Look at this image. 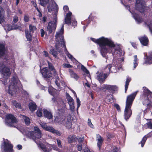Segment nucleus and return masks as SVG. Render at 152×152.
Segmentation results:
<instances>
[{"mask_svg":"<svg viewBox=\"0 0 152 152\" xmlns=\"http://www.w3.org/2000/svg\"><path fill=\"white\" fill-rule=\"evenodd\" d=\"M91 39L99 45L100 53L104 57L106 58L107 53H111L113 56L117 55L118 57L124 55L120 46L115 44L110 39L102 37L97 39L91 38Z\"/></svg>","mask_w":152,"mask_h":152,"instance_id":"f257e3e1","label":"nucleus"},{"mask_svg":"<svg viewBox=\"0 0 152 152\" xmlns=\"http://www.w3.org/2000/svg\"><path fill=\"white\" fill-rule=\"evenodd\" d=\"M64 32V25H62L61 29L59 31L56 32V35L55 49L59 53L61 52L62 49L64 50L68 57L73 61L75 60L74 58L67 51L65 42L64 41L63 34Z\"/></svg>","mask_w":152,"mask_h":152,"instance_id":"f03ea898","label":"nucleus"},{"mask_svg":"<svg viewBox=\"0 0 152 152\" xmlns=\"http://www.w3.org/2000/svg\"><path fill=\"white\" fill-rule=\"evenodd\" d=\"M137 92L138 91H135L127 96L124 112V118L126 121L129 118L132 114L131 108Z\"/></svg>","mask_w":152,"mask_h":152,"instance_id":"7ed1b4c3","label":"nucleus"},{"mask_svg":"<svg viewBox=\"0 0 152 152\" xmlns=\"http://www.w3.org/2000/svg\"><path fill=\"white\" fill-rule=\"evenodd\" d=\"M143 94L140 96L141 99L144 105L150 108L152 106V92L145 86L143 87Z\"/></svg>","mask_w":152,"mask_h":152,"instance_id":"20e7f679","label":"nucleus"},{"mask_svg":"<svg viewBox=\"0 0 152 152\" xmlns=\"http://www.w3.org/2000/svg\"><path fill=\"white\" fill-rule=\"evenodd\" d=\"M26 134L27 136L33 140L37 144L36 140L41 137L42 133L38 127L35 126L34 127L33 131H28Z\"/></svg>","mask_w":152,"mask_h":152,"instance_id":"39448f33","label":"nucleus"},{"mask_svg":"<svg viewBox=\"0 0 152 152\" xmlns=\"http://www.w3.org/2000/svg\"><path fill=\"white\" fill-rule=\"evenodd\" d=\"M13 146L10 141L7 140L4 141L1 147L2 152H13Z\"/></svg>","mask_w":152,"mask_h":152,"instance_id":"423d86ee","label":"nucleus"},{"mask_svg":"<svg viewBox=\"0 0 152 152\" xmlns=\"http://www.w3.org/2000/svg\"><path fill=\"white\" fill-rule=\"evenodd\" d=\"M18 120L13 115L8 114L6 115L5 123L6 124L9 126H13L14 123H17Z\"/></svg>","mask_w":152,"mask_h":152,"instance_id":"0eeeda50","label":"nucleus"},{"mask_svg":"<svg viewBox=\"0 0 152 152\" xmlns=\"http://www.w3.org/2000/svg\"><path fill=\"white\" fill-rule=\"evenodd\" d=\"M39 124L41 126L44 130L56 134L58 136H60L61 135V134L59 132L55 130L52 127L47 126L46 123L41 122Z\"/></svg>","mask_w":152,"mask_h":152,"instance_id":"6e6552de","label":"nucleus"},{"mask_svg":"<svg viewBox=\"0 0 152 152\" xmlns=\"http://www.w3.org/2000/svg\"><path fill=\"white\" fill-rule=\"evenodd\" d=\"M1 73L5 78L4 81H3V84L4 85L7 84V79L10 76L11 74V72L10 69L6 67H4L1 70Z\"/></svg>","mask_w":152,"mask_h":152,"instance_id":"1a4fd4ad","label":"nucleus"},{"mask_svg":"<svg viewBox=\"0 0 152 152\" xmlns=\"http://www.w3.org/2000/svg\"><path fill=\"white\" fill-rule=\"evenodd\" d=\"M121 68L120 64H117V63L113 62L112 65L109 64L107 66L110 71L112 72L115 73L117 72V69H119Z\"/></svg>","mask_w":152,"mask_h":152,"instance_id":"9d476101","label":"nucleus"},{"mask_svg":"<svg viewBox=\"0 0 152 152\" xmlns=\"http://www.w3.org/2000/svg\"><path fill=\"white\" fill-rule=\"evenodd\" d=\"M144 1L142 0H137L136 7L137 10L140 12H143L145 11Z\"/></svg>","mask_w":152,"mask_h":152,"instance_id":"9b49d317","label":"nucleus"},{"mask_svg":"<svg viewBox=\"0 0 152 152\" xmlns=\"http://www.w3.org/2000/svg\"><path fill=\"white\" fill-rule=\"evenodd\" d=\"M56 20L49 22L47 27V31L50 33L55 32L56 28Z\"/></svg>","mask_w":152,"mask_h":152,"instance_id":"f8f14e48","label":"nucleus"},{"mask_svg":"<svg viewBox=\"0 0 152 152\" xmlns=\"http://www.w3.org/2000/svg\"><path fill=\"white\" fill-rule=\"evenodd\" d=\"M40 72L44 78L50 79L52 77L51 73L48 68L45 67L43 68Z\"/></svg>","mask_w":152,"mask_h":152,"instance_id":"ddd939ff","label":"nucleus"},{"mask_svg":"<svg viewBox=\"0 0 152 152\" xmlns=\"http://www.w3.org/2000/svg\"><path fill=\"white\" fill-rule=\"evenodd\" d=\"M47 9L48 12H57L58 7L57 4L55 2H52V4L50 3L47 6Z\"/></svg>","mask_w":152,"mask_h":152,"instance_id":"4468645a","label":"nucleus"},{"mask_svg":"<svg viewBox=\"0 0 152 152\" xmlns=\"http://www.w3.org/2000/svg\"><path fill=\"white\" fill-rule=\"evenodd\" d=\"M97 79L101 84L103 83L105 79L109 75V73H104L102 72L97 73Z\"/></svg>","mask_w":152,"mask_h":152,"instance_id":"2eb2a0df","label":"nucleus"},{"mask_svg":"<svg viewBox=\"0 0 152 152\" xmlns=\"http://www.w3.org/2000/svg\"><path fill=\"white\" fill-rule=\"evenodd\" d=\"M37 144L43 152H50L51 150V147H52V145H51L46 146L42 143H37Z\"/></svg>","mask_w":152,"mask_h":152,"instance_id":"dca6fc26","label":"nucleus"},{"mask_svg":"<svg viewBox=\"0 0 152 152\" xmlns=\"http://www.w3.org/2000/svg\"><path fill=\"white\" fill-rule=\"evenodd\" d=\"M18 86H9L8 92L12 96H13L17 94V91H18Z\"/></svg>","mask_w":152,"mask_h":152,"instance_id":"f3484780","label":"nucleus"},{"mask_svg":"<svg viewBox=\"0 0 152 152\" xmlns=\"http://www.w3.org/2000/svg\"><path fill=\"white\" fill-rule=\"evenodd\" d=\"M139 39L142 45L144 46H147L148 45V40L146 36H144L139 37Z\"/></svg>","mask_w":152,"mask_h":152,"instance_id":"a211bd4d","label":"nucleus"},{"mask_svg":"<svg viewBox=\"0 0 152 152\" xmlns=\"http://www.w3.org/2000/svg\"><path fill=\"white\" fill-rule=\"evenodd\" d=\"M96 140L97 142V145L98 147L100 148L103 142V138L99 134L96 135Z\"/></svg>","mask_w":152,"mask_h":152,"instance_id":"6ab92c4d","label":"nucleus"},{"mask_svg":"<svg viewBox=\"0 0 152 152\" xmlns=\"http://www.w3.org/2000/svg\"><path fill=\"white\" fill-rule=\"evenodd\" d=\"M68 142L71 143L75 142L77 140V138L75 135H70L68 136L67 138Z\"/></svg>","mask_w":152,"mask_h":152,"instance_id":"aec40b11","label":"nucleus"},{"mask_svg":"<svg viewBox=\"0 0 152 152\" xmlns=\"http://www.w3.org/2000/svg\"><path fill=\"white\" fill-rule=\"evenodd\" d=\"M69 70L71 77L73 78L76 80L78 79L79 76L76 73L71 69H69Z\"/></svg>","mask_w":152,"mask_h":152,"instance_id":"412c9836","label":"nucleus"},{"mask_svg":"<svg viewBox=\"0 0 152 152\" xmlns=\"http://www.w3.org/2000/svg\"><path fill=\"white\" fill-rule=\"evenodd\" d=\"M72 15V13L69 12L67 14L66 17L65 18V23L69 24L71 23V16Z\"/></svg>","mask_w":152,"mask_h":152,"instance_id":"4be33fe9","label":"nucleus"},{"mask_svg":"<svg viewBox=\"0 0 152 152\" xmlns=\"http://www.w3.org/2000/svg\"><path fill=\"white\" fill-rule=\"evenodd\" d=\"M43 113L44 116L48 119L52 118L53 116L51 112L46 110H43Z\"/></svg>","mask_w":152,"mask_h":152,"instance_id":"5701e85b","label":"nucleus"},{"mask_svg":"<svg viewBox=\"0 0 152 152\" xmlns=\"http://www.w3.org/2000/svg\"><path fill=\"white\" fill-rule=\"evenodd\" d=\"M20 82L16 76H14L12 80V86H15L16 85H19Z\"/></svg>","mask_w":152,"mask_h":152,"instance_id":"b1692460","label":"nucleus"},{"mask_svg":"<svg viewBox=\"0 0 152 152\" xmlns=\"http://www.w3.org/2000/svg\"><path fill=\"white\" fill-rule=\"evenodd\" d=\"M36 105L34 102H31L29 104L30 110L32 112H34L36 109Z\"/></svg>","mask_w":152,"mask_h":152,"instance_id":"393cba45","label":"nucleus"},{"mask_svg":"<svg viewBox=\"0 0 152 152\" xmlns=\"http://www.w3.org/2000/svg\"><path fill=\"white\" fill-rule=\"evenodd\" d=\"M5 50L4 45L0 42V57L4 55Z\"/></svg>","mask_w":152,"mask_h":152,"instance_id":"a878e982","label":"nucleus"},{"mask_svg":"<svg viewBox=\"0 0 152 152\" xmlns=\"http://www.w3.org/2000/svg\"><path fill=\"white\" fill-rule=\"evenodd\" d=\"M4 11L3 8L0 7V24L4 21Z\"/></svg>","mask_w":152,"mask_h":152,"instance_id":"bb28decb","label":"nucleus"},{"mask_svg":"<svg viewBox=\"0 0 152 152\" xmlns=\"http://www.w3.org/2000/svg\"><path fill=\"white\" fill-rule=\"evenodd\" d=\"M151 136V135L150 133H149L144 136L140 142L142 147H143V146L147 138Z\"/></svg>","mask_w":152,"mask_h":152,"instance_id":"cd10ccee","label":"nucleus"},{"mask_svg":"<svg viewBox=\"0 0 152 152\" xmlns=\"http://www.w3.org/2000/svg\"><path fill=\"white\" fill-rule=\"evenodd\" d=\"M66 96L69 104L74 102V99L71 97L69 94L66 93Z\"/></svg>","mask_w":152,"mask_h":152,"instance_id":"c85d7f7f","label":"nucleus"},{"mask_svg":"<svg viewBox=\"0 0 152 152\" xmlns=\"http://www.w3.org/2000/svg\"><path fill=\"white\" fill-rule=\"evenodd\" d=\"M48 91L49 93L53 96L55 95V93L57 90L54 89L52 86H49L48 88Z\"/></svg>","mask_w":152,"mask_h":152,"instance_id":"c756f323","label":"nucleus"},{"mask_svg":"<svg viewBox=\"0 0 152 152\" xmlns=\"http://www.w3.org/2000/svg\"><path fill=\"white\" fill-rule=\"evenodd\" d=\"M20 117L24 120L26 124L27 125L29 124L30 123V121L29 118L23 115H21Z\"/></svg>","mask_w":152,"mask_h":152,"instance_id":"7c9ffc66","label":"nucleus"},{"mask_svg":"<svg viewBox=\"0 0 152 152\" xmlns=\"http://www.w3.org/2000/svg\"><path fill=\"white\" fill-rule=\"evenodd\" d=\"M26 36L28 40L31 41V40L32 36L31 33L27 30H25Z\"/></svg>","mask_w":152,"mask_h":152,"instance_id":"2f4dec72","label":"nucleus"},{"mask_svg":"<svg viewBox=\"0 0 152 152\" xmlns=\"http://www.w3.org/2000/svg\"><path fill=\"white\" fill-rule=\"evenodd\" d=\"M133 15V17L138 23H140L141 22V20L140 18V17L137 14H134L133 13L131 12Z\"/></svg>","mask_w":152,"mask_h":152,"instance_id":"473e14b6","label":"nucleus"},{"mask_svg":"<svg viewBox=\"0 0 152 152\" xmlns=\"http://www.w3.org/2000/svg\"><path fill=\"white\" fill-rule=\"evenodd\" d=\"M39 3L42 6L45 7L49 2V0H39Z\"/></svg>","mask_w":152,"mask_h":152,"instance_id":"72a5a7b5","label":"nucleus"},{"mask_svg":"<svg viewBox=\"0 0 152 152\" xmlns=\"http://www.w3.org/2000/svg\"><path fill=\"white\" fill-rule=\"evenodd\" d=\"M134 60L133 61V67L134 69L136 68V66L138 64V60L137 58V55H135L134 56Z\"/></svg>","mask_w":152,"mask_h":152,"instance_id":"f704fd0d","label":"nucleus"},{"mask_svg":"<svg viewBox=\"0 0 152 152\" xmlns=\"http://www.w3.org/2000/svg\"><path fill=\"white\" fill-rule=\"evenodd\" d=\"M145 26H147L149 28L150 32L152 33V22L148 21L145 23Z\"/></svg>","mask_w":152,"mask_h":152,"instance_id":"c9c22d12","label":"nucleus"},{"mask_svg":"<svg viewBox=\"0 0 152 152\" xmlns=\"http://www.w3.org/2000/svg\"><path fill=\"white\" fill-rule=\"evenodd\" d=\"M12 104L15 107L17 108L21 109L22 108L20 104L18 103H17L15 100H12Z\"/></svg>","mask_w":152,"mask_h":152,"instance_id":"e433bc0d","label":"nucleus"},{"mask_svg":"<svg viewBox=\"0 0 152 152\" xmlns=\"http://www.w3.org/2000/svg\"><path fill=\"white\" fill-rule=\"evenodd\" d=\"M65 126L66 128L68 129H70L72 126L71 120V119H67L66 123L65 124Z\"/></svg>","mask_w":152,"mask_h":152,"instance_id":"4c0bfd02","label":"nucleus"},{"mask_svg":"<svg viewBox=\"0 0 152 152\" xmlns=\"http://www.w3.org/2000/svg\"><path fill=\"white\" fill-rule=\"evenodd\" d=\"M73 93L75 94V96L76 98V102L77 103V111L80 105V102L79 99L77 97L76 94L74 91H73Z\"/></svg>","mask_w":152,"mask_h":152,"instance_id":"58836bf2","label":"nucleus"},{"mask_svg":"<svg viewBox=\"0 0 152 152\" xmlns=\"http://www.w3.org/2000/svg\"><path fill=\"white\" fill-rule=\"evenodd\" d=\"M64 119L63 118H56L55 119V121L56 123H59L60 124H64Z\"/></svg>","mask_w":152,"mask_h":152,"instance_id":"ea45409f","label":"nucleus"},{"mask_svg":"<svg viewBox=\"0 0 152 152\" xmlns=\"http://www.w3.org/2000/svg\"><path fill=\"white\" fill-rule=\"evenodd\" d=\"M69 109L72 112H74L75 108V106L74 105L75 103H70L69 104Z\"/></svg>","mask_w":152,"mask_h":152,"instance_id":"a19ab883","label":"nucleus"},{"mask_svg":"<svg viewBox=\"0 0 152 152\" xmlns=\"http://www.w3.org/2000/svg\"><path fill=\"white\" fill-rule=\"evenodd\" d=\"M42 110L41 108H39L37 112V115L38 117H41L42 115Z\"/></svg>","mask_w":152,"mask_h":152,"instance_id":"79ce46f5","label":"nucleus"},{"mask_svg":"<svg viewBox=\"0 0 152 152\" xmlns=\"http://www.w3.org/2000/svg\"><path fill=\"white\" fill-rule=\"evenodd\" d=\"M58 79L56 80L55 81V83L56 84L57 86H58V85H65V83L64 82L62 81L61 82H60L59 83L60 81L59 80V78L58 77Z\"/></svg>","mask_w":152,"mask_h":152,"instance_id":"37998d69","label":"nucleus"},{"mask_svg":"<svg viewBox=\"0 0 152 152\" xmlns=\"http://www.w3.org/2000/svg\"><path fill=\"white\" fill-rule=\"evenodd\" d=\"M145 63L146 64H152V55L148 58L147 61L145 62Z\"/></svg>","mask_w":152,"mask_h":152,"instance_id":"c03bdc74","label":"nucleus"},{"mask_svg":"<svg viewBox=\"0 0 152 152\" xmlns=\"http://www.w3.org/2000/svg\"><path fill=\"white\" fill-rule=\"evenodd\" d=\"M56 141L58 147L59 148H61L62 147V145L61 141L58 138L56 139Z\"/></svg>","mask_w":152,"mask_h":152,"instance_id":"a18cd8bd","label":"nucleus"},{"mask_svg":"<svg viewBox=\"0 0 152 152\" xmlns=\"http://www.w3.org/2000/svg\"><path fill=\"white\" fill-rule=\"evenodd\" d=\"M50 52L55 57L57 56V52L55 51L53 49H51L50 50Z\"/></svg>","mask_w":152,"mask_h":152,"instance_id":"49530a36","label":"nucleus"},{"mask_svg":"<svg viewBox=\"0 0 152 152\" xmlns=\"http://www.w3.org/2000/svg\"><path fill=\"white\" fill-rule=\"evenodd\" d=\"M81 69L84 72L86 73V74H88L89 73V72L88 70L83 66H81Z\"/></svg>","mask_w":152,"mask_h":152,"instance_id":"de8ad7c7","label":"nucleus"},{"mask_svg":"<svg viewBox=\"0 0 152 152\" xmlns=\"http://www.w3.org/2000/svg\"><path fill=\"white\" fill-rule=\"evenodd\" d=\"M5 29H7L8 31H10L11 30L14 29V28H13V27H12L11 26L9 25H7V26H5Z\"/></svg>","mask_w":152,"mask_h":152,"instance_id":"09e8293b","label":"nucleus"},{"mask_svg":"<svg viewBox=\"0 0 152 152\" xmlns=\"http://www.w3.org/2000/svg\"><path fill=\"white\" fill-rule=\"evenodd\" d=\"M63 67L64 68H68L72 67V66L69 64H64L63 65Z\"/></svg>","mask_w":152,"mask_h":152,"instance_id":"8fccbe9b","label":"nucleus"},{"mask_svg":"<svg viewBox=\"0 0 152 152\" xmlns=\"http://www.w3.org/2000/svg\"><path fill=\"white\" fill-rule=\"evenodd\" d=\"M24 20L26 22H28L29 21V18L27 15H25L24 17Z\"/></svg>","mask_w":152,"mask_h":152,"instance_id":"3c124183","label":"nucleus"},{"mask_svg":"<svg viewBox=\"0 0 152 152\" xmlns=\"http://www.w3.org/2000/svg\"><path fill=\"white\" fill-rule=\"evenodd\" d=\"M29 28L30 31H33L36 29V27L31 25H29Z\"/></svg>","mask_w":152,"mask_h":152,"instance_id":"603ef678","label":"nucleus"},{"mask_svg":"<svg viewBox=\"0 0 152 152\" xmlns=\"http://www.w3.org/2000/svg\"><path fill=\"white\" fill-rule=\"evenodd\" d=\"M109 152H118V150L115 147L113 146L112 147L111 150Z\"/></svg>","mask_w":152,"mask_h":152,"instance_id":"864d4df0","label":"nucleus"},{"mask_svg":"<svg viewBox=\"0 0 152 152\" xmlns=\"http://www.w3.org/2000/svg\"><path fill=\"white\" fill-rule=\"evenodd\" d=\"M18 20V18L17 16H15L13 17V23H16Z\"/></svg>","mask_w":152,"mask_h":152,"instance_id":"5fc2aeb1","label":"nucleus"},{"mask_svg":"<svg viewBox=\"0 0 152 152\" xmlns=\"http://www.w3.org/2000/svg\"><path fill=\"white\" fill-rule=\"evenodd\" d=\"M31 3L35 7L37 10L38 12H39V10L38 7H37V5L35 2L34 1H32L31 2Z\"/></svg>","mask_w":152,"mask_h":152,"instance_id":"6e6d98bb","label":"nucleus"},{"mask_svg":"<svg viewBox=\"0 0 152 152\" xmlns=\"http://www.w3.org/2000/svg\"><path fill=\"white\" fill-rule=\"evenodd\" d=\"M88 124L89 126L91 128H94V126L92 124L91 120L90 119H88Z\"/></svg>","mask_w":152,"mask_h":152,"instance_id":"4d7b16f0","label":"nucleus"},{"mask_svg":"<svg viewBox=\"0 0 152 152\" xmlns=\"http://www.w3.org/2000/svg\"><path fill=\"white\" fill-rule=\"evenodd\" d=\"M131 79L130 77H127V79L126 82L125 86H128L129 85V83L131 81Z\"/></svg>","mask_w":152,"mask_h":152,"instance_id":"13d9d810","label":"nucleus"},{"mask_svg":"<svg viewBox=\"0 0 152 152\" xmlns=\"http://www.w3.org/2000/svg\"><path fill=\"white\" fill-rule=\"evenodd\" d=\"M49 67L50 69L51 70H53V72H54V74H56V71L54 69V67H53V66H50V65H49Z\"/></svg>","mask_w":152,"mask_h":152,"instance_id":"bf43d9fd","label":"nucleus"},{"mask_svg":"<svg viewBox=\"0 0 152 152\" xmlns=\"http://www.w3.org/2000/svg\"><path fill=\"white\" fill-rule=\"evenodd\" d=\"M148 128L152 129V123L149 122L146 124Z\"/></svg>","mask_w":152,"mask_h":152,"instance_id":"052dcab7","label":"nucleus"},{"mask_svg":"<svg viewBox=\"0 0 152 152\" xmlns=\"http://www.w3.org/2000/svg\"><path fill=\"white\" fill-rule=\"evenodd\" d=\"M77 140L79 142H81L83 141L84 138L83 137H81L79 138H77Z\"/></svg>","mask_w":152,"mask_h":152,"instance_id":"680f3d73","label":"nucleus"},{"mask_svg":"<svg viewBox=\"0 0 152 152\" xmlns=\"http://www.w3.org/2000/svg\"><path fill=\"white\" fill-rule=\"evenodd\" d=\"M52 101L54 105H56L57 104H58L57 101L56 100L55 98H53L52 100Z\"/></svg>","mask_w":152,"mask_h":152,"instance_id":"e2e57ef3","label":"nucleus"},{"mask_svg":"<svg viewBox=\"0 0 152 152\" xmlns=\"http://www.w3.org/2000/svg\"><path fill=\"white\" fill-rule=\"evenodd\" d=\"M41 35L42 37H44L45 34V31L43 29H41L40 30Z\"/></svg>","mask_w":152,"mask_h":152,"instance_id":"0e129e2a","label":"nucleus"},{"mask_svg":"<svg viewBox=\"0 0 152 152\" xmlns=\"http://www.w3.org/2000/svg\"><path fill=\"white\" fill-rule=\"evenodd\" d=\"M43 55L45 57H48V53L45 51L43 52Z\"/></svg>","mask_w":152,"mask_h":152,"instance_id":"69168bd1","label":"nucleus"},{"mask_svg":"<svg viewBox=\"0 0 152 152\" xmlns=\"http://www.w3.org/2000/svg\"><path fill=\"white\" fill-rule=\"evenodd\" d=\"M115 106L118 110L119 111L120 110L119 106L118 104H115Z\"/></svg>","mask_w":152,"mask_h":152,"instance_id":"338daca9","label":"nucleus"},{"mask_svg":"<svg viewBox=\"0 0 152 152\" xmlns=\"http://www.w3.org/2000/svg\"><path fill=\"white\" fill-rule=\"evenodd\" d=\"M111 90L112 91H115V90L116 89V88L115 86H111L110 87Z\"/></svg>","mask_w":152,"mask_h":152,"instance_id":"774afa93","label":"nucleus"}]
</instances>
